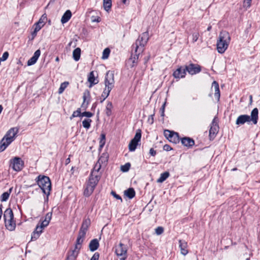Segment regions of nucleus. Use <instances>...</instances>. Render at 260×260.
<instances>
[{
	"mask_svg": "<svg viewBox=\"0 0 260 260\" xmlns=\"http://www.w3.org/2000/svg\"><path fill=\"white\" fill-rule=\"evenodd\" d=\"M148 40V34L145 32L143 33L141 37L136 41L135 47V54L132 55L128 61V63L131 68L134 67L137 63L139 55L143 51L144 47Z\"/></svg>",
	"mask_w": 260,
	"mask_h": 260,
	"instance_id": "nucleus-1",
	"label": "nucleus"
},
{
	"mask_svg": "<svg viewBox=\"0 0 260 260\" xmlns=\"http://www.w3.org/2000/svg\"><path fill=\"white\" fill-rule=\"evenodd\" d=\"M103 159L104 161H107V157L106 156L105 157L104 156H101L100 157L91 172V175L89 178L87 183L88 185L94 188L96 186L101 177V173H99V171L101 168V162L103 161Z\"/></svg>",
	"mask_w": 260,
	"mask_h": 260,
	"instance_id": "nucleus-2",
	"label": "nucleus"
},
{
	"mask_svg": "<svg viewBox=\"0 0 260 260\" xmlns=\"http://www.w3.org/2000/svg\"><path fill=\"white\" fill-rule=\"evenodd\" d=\"M18 129L13 127L9 129L0 142V152L3 151L14 140Z\"/></svg>",
	"mask_w": 260,
	"mask_h": 260,
	"instance_id": "nucleus-3",
	"label": "nucleus"
},
{
	"mask_svg": "<svg viewBox=\"0 0 260 260\" xmlns=\"http://www.w3.org/2000/svg\"><path fill=\"white\" fill-rule=\"evenodd\" d=\"M258 114V109L255 108L252 110L250 116L248 115H241L239 116L236 120V123L237 125H240L243 124L245 122L252 121L254 124H256L257 123Z\"/></svg>",
	"mask_w": 260,
	"mask_h": 260,
	"instance_id": "nucleus-4",
	"label": "nucleus"
},
{
	"mask_svg": "<svg viewBox=\"0 0 260 260\" xmlns=\"http://www.w3.org/2000/svg\"><path fill=\"white\" fill-rule=\"evenodd\" d=\"M52 212L47 213L45 216V219L41 221V224L37 225L31 235V240H36L39 237L43 229L49 224L52 218Z\"/></svg>",
	"mask_w": 260,
	"mask_h": 260,
	"instance_id": "nucleus-5",
	"label": "nucleus"
},
{
	"mask_svg": "<svg viewBox=\"0 0 260 260\" xmlns=\"http://www.w3.org/2000/svg\"><path fill=\"white\" fill-rule=\"evenodd\" d=\"M230 37L227 32H221L217 42V50L218 53H223L227 49Z\"/></svg>",
	"mask_w": 260,
	"mask_h": 260,
	"instance_id": "nucleus-6",
	"label": "nucleus"
},
{
	"mask_svg": "<svg viewBox=\"0 0 260 260\" xmlns=\"http://www.w3.org/2000/svg\"><path fill=\"white\" fill-rule=\"evenodd\" d=\"M5 226L10 231H13L15 229L16 223L14 220V215L11 209H7L4 213Z\"/></svg>",
	"mask_w": 260,
	"mask_h": 260,
	"instance_id": "nucleus-7",
	"label": "nucleus"
},
{
	"mask_svg": "<svg viewBox=\"0 0 260 260\" xmlns=\"http://www.w3.org/2000/svg\"><path fill=\"white\" fill-rule=\"evenodd\" d=\"M38 184L43 192L48 196L51 189V183L49 177L47 176H39Z\"/></svg>",
	"mask_w": 260,
	"mask_h": 260,
	"instance_id": "nucleus-8",
	"label": "nucleus"
},
{
	"mask_svg": "<svg viewBox=\"0 0 260 260\" xmlns=\"http://www.w3.org/2000/svg\"><path fill=\"white\" fill-rule=\"evenodd\" d=\"M90 224V220L89 218L85 219L83 220L77 239H79L83 241L86 233Z\"/></svg>",
	"mask_w": 260,
	"mask_h": 260,
	"instance_id": "nucleus-9",
	"label": "nucleus"
},
{
	"mask_svg": "<svg viewBox=\"0 0 260 260\" xmlns=\"http://www.w3.org/2000/svg\"><path fill=\"white\" fill-rule=\"evenodd\" d=\"M127 247L121 243L119 244L115 250L116 255L120 260H125L127 258Z\"/></svg>",
	"mask_w": 260,
	"mask_h": 260,
	"instance_id": "nucleus-10",
	"label": "nucleus"
},
{
	"mask_svg": "<svg viewBox=\"0 0 260 260\" xmlns=\"http://www.w3.org/2000/svg\"><path fill=\"white\" fill-rule=\"evenodd\" d=\"M141 138V131L138 129L134 138L130 141L128 144V149L130 151H134Z\"/></svg>",
	"mask_w": 260,
	"mask_h": 260,
	"instance_id": "nucleus-11",
	"label": "nucleus"
},
{
	"mask_svg": "<svg viewBox=\"0 0 260 260\" xmlns=\"http://www.w3.org/2000/svg\"><path fill=\"white\" fill-rule=\"evenodd\" d=\"M12 169L17 172L21 171L24 166V162L21 158L15 157L10 161Z\"/></svg>",
	"mask_w": 260,
	"mask_h": 260,
	"instance_id": "nucleus-12",
	"label": "nucleus"
},
{
	"mask_svg": "<svg viewBox=\"0 0 260 260\" xmlns=\"http://www.w3.org/2000/svg\"><path fill=\"white\" fill-rule=\"evenodd\" d=\"M219 131V126L218 121L216 118H214L212 120L211 125L209 130V138L210 140H213L216 137Z\"/></svg>",
	"mask_w": 260,
	"mask_h": 260,
	"instance_id": "nucleus-13",
	"label": "nucleus"
},
{
	"mask_svg": "<svg viewBox=\"0 0 260 260\" xmlns=\"http://www.w3.org/2000/svg\"><path fill=\"white\" fill-rule=\"evenodd\" d=\"M164 135L170 142L176 144L179 142V136L177 133L169 130H165Z\"/></svg>",
	"mask_w": 260,
	"mask_h": 260,
	"instance_id": "nucleus-14",
	"label": "nucleus"
},
{
	"mask_svg": "<svg viewBox=\"0 0 260 260\" xmlns=\"http://www.w3.org/2000/svg\"><path fill=\"white\" fill-rule=\"evenodd\" d=\"M114 74L112 73L108 72L107 73L105 81V88L111 90L114 87Z\"/></svg>",
	"mask_w": 260,
	"mask_h": 260,
	"instance_id": "nucleus-15",
	"label": "nucleus"
},
{
	"mask_svg": "<svg viewBox=\"0 0 260 260\" xmlns=\"http://www.w3.org/2000/svg\"><path fill=\"white\" fill-rule=\"evenodd\" d=\"M82 241L79 239H77L74 248L73 250H71L68 254L73 256L76 259L79 253L80 250L82 247V244L83 243Z\"/></svg>",
	"mask_w": 260,
	"mask_h": 260,
	"instance_id": "nucleus-16",
	"label": "nucleus"
},
{
	"mask_svg": "<svg viewBox=\"0 0 260 260\" xmlns=\"http://www.w3.org/2000/svg\"><path fill=\"white\" fill-rule=\"evenodd\" d=\"M185 69L191 75L199 73L201 71V67L198 64L190 63L188 66L185 67Z\"/></svg>",
	"mask_w": 260,
	"mask_h": 260,
	"instance_id": "nucleus-17",
	"label": "nucleus"
},
{
	"mask_svg": "<svg viewBox=\"0 0 260 260\" xmlns=\"http://www.w3.org/2000/svg\"><path fill=\"white\" fill-rule=\"evenodd\" d=\"M186 71L185 68L182 69L181 67H180L174 72L173 75L176 79L182 78L185 76Z\"/></svg>",
	"mask_w": 260,
	"mask_h": 260,
	"instance_id": "nucleus-18",
	"label": "nucleus"
},
{
	"mask_svg": "<svg viewBox=\"0 0 260 260\" xmlns=\"http://www.w3.org/2000/svg\"><path fill=\"white\" fill-rule=\"evenodd\" d=\"M41 54V51L39 49L36 50L34 55L27 61V66H30L34 64L38 59Z\"/></svg>",
	"mask_w": 260,
	"mask_h": 260,
	"instance_id": "nucleus-19",
	"label": "nucleus"
},
{
	"mask_svg": "<svg viewBox=\"0 0 260 260\" xmlns=\"http://www.w3.org/2000/svg\"><path fill=\"white\" fill-rule=\"evenodd\" d=\"M179 247L180 248L181 253L183 255H186L188 253L187 250V243L185 241L179 240Z\"/></svg>",
	"mask_w": 260,
	"mask_h": 260,
	"instance_id": "nucleus-20",
	"label": "nucleus"
},
{
	"mask_svg": "<svg viewBox=\"0 0 260 260\" xmlns=\"http://www.w3.org/2000/svg\"><path fill=\"white\" fill-rule=\"evenodd\" d=\"M72 17V12L70 10H67L63 15H62L61 18V22L62 24H64L66 22H67Z\"/></svg>",
	"mask_w": 260,
	"mask_h": 260,
	"instance_id": "nucleus-21",
	"label": "nucleus"
},
{
	"mask_svg": "<svg viewBox=\"0 0 260 260\" xmlns=\"http://www.w3.org/2000/svg\"><path fill=\"white\" fill-rule=\"evenodd\" d=\"M99 246V242L98 239H94L92 240L89 244V248L91 251L96 250Z\"/></svg>",
	"mask_w": 260,
	"mask_h": 260,
	"instance_id": "nucleus-22",
	"label": "nucleus"
},
{
	"mask_svg": "<svg viewBox=\"0 0 260 260\" xmlns=\"http://www.w3.org/2000/svg\"><path fill=\"white\" fill-rule=\"evenodd\" d=\"M181 143L186 147H191L194 144V141L189 138H184L182 139Z\"/></svg>",
	"mask_w": 260,
	"mask_h": 260,
	"instance_id": "nucleus-23",
	"label": "nucleus"
},
{
	"mask_svg": "<svg viewBox=\"0 0 260 260\" xmlns=\"http://www.w3.org/2000/svg\"><path fill=\"white\" fill-rule=\"evenodd\" d=\"M88 81L90 83L89 87H91L93 85L98 83V81L95 79L93 71H91L88 76Z\"/></svg>",
	"mask_w": 260,
	"mask_h": 260,
	"instance_id": "nucleus-24",
	"label": "nucleus"
},
{
	"mask_svg": "<svg viewBox=\"0 0 260 260\" xmlns=\"http://www.w3.org/2000/svg\"><path fill=\"white\" fill-rule=\"evenodd\" d=\"M212 86H214V95L215 98L217 99V101H219L220 99V90L219 88V85L216 81H213V82L212 83Z\"/></svg>",
	"mask_w": 260,
	"mask_h": 260,
	"instance_id": "nucleus-25",
	"label": "nucleus"
},
{
	"mask_svg": "<svg viewBox=\"0 0 260 260\" xmlns=\"http://www.w3.org/2000/svg\"><path fill=\"white\" fill-rule=\"evenodd\" d=\"M81 55V49L79 48H76L73 52V57L75 61L80 59Z\"/></svg>",
	"mask_w": 260,
	"mask_h": 260,
	"instance_id": "nucleus-26",
	"label": "nucleus"
},
{
	"mask_svg": "<svg viewBox=\"0 0 260 260\" xmlns=\"http://www.w3.org/2000/svg\"><path fill=\"white\" fill-rule=\"evenodd\" d=\"M124 194L129 199H131L135 196V191L133 188H129L124 191Z\"/></svg>",
	"mask_w": 260,
	"mask_h": 260,
	"instance_id": "nucleus-27",
	"label": "nucleus"
},
{
	"mask_svg": "<svg viewBox=\"0 0 260 260\" xmlns=\"http://www.w3.org/2000/svg\"><path fill=\"white\" fill-rule=\"evenodd\" d=\"M34 30L31 32V39H34L36 36H37V32L43 27L41 25H40L38 24L37 23H35L34 25Z\"/></svg>",
	"mask_w": 260,
	"mask_h": 260,
	"instance_id": "nucleus-28",
	"label": "nucleus"
},
{
	"mask_svg": "<svg viewBox=\"0 0 260 260\" xmlns=\"http://www.w3.org/2000/svg\"><path fill=\"white\" fill-rule=\"evenodd\" d=\"M94 188V187L87 184L86 188L84 191V196L86 197L90 196L92 193Z\"/></svg>",
	"mask_w": 260,
	"mask_h": 260,
	"instance_id": "nucleus-29",
	"label": "nucleus"
},
{
	"mask_svg": "<svg viewBox=\"0 0 260 260\" xmlns=\"http://www.w3.org/2000/svg\"><path fill=\"white\" fill-rule=\"evenodd\" d=\"M170 176V174L168 172H165L161 174L159 178L157 180V182L162 183L165 180H166Z\"/></svg>",
	"mask_w": 260,
	"mask_h": 260,
	"instance_id": "nucleus-30",
	"label": "nucleus"
},
{
	"mask_svg": "<svg viewBox=\"0 0 260 260\" xmlns=\"http://www.w3.org/2000/svg\"><path fill=\"white\" fill-rule=\"evenodd\" d=\"M47 20V15L46 14H44L41 16L39 21L36 22V23L43 27L46 24Z\"/></svg>",
	"mask_w": 260,
	"mask_h": 260,
	"instance_id": "nucleus-31",
	"label": "nucleus"
},
{
	"mask_svg": "<svg viewBox=\"0 0 260 260\" xmlns=\"http://www.w3.org/2000/svg\"><path fill=\"white\" fill-rule=\"evenodd\" d=\"M112 6L111 0H103V7L104 9L108 12L111 9Z\"/></svg>",
	"mask_w": 260,
	"mask_h": 260,
	"instance_id": "nucleus-32",
	"label": "nucleus"
},
{
	"mask_svg": "<svg viewBox=\"0 0 260 260\" xmlns=\"http://www.w3.org/2000/svg\"><path fill=\"white\" fill-rule=\"evenodd\" d=\"M12 190V187L10 188L8 191L4 192L1 196V201L5 202L9 198L10 194Z\"/></svg>",
	"mask_w": 260,
	"mask_h": 260,
	"instance_id": "nucleus-33",
	"label": "nucleus"
},
{
	"mask_svg": "<svg viewBox=\"0 0 260 260\" xmlns=\"http://www.w3.org/2000/svg\"><path fill=\"white\" fill-rule=\"evenodd\" d=\"M89 96H90V93L88 91H86L84 93L83 96V102L82 106H84L85 105V106L86 107L88 105V101H86V100H88L89 98Z\"/></svg>",
	"mask_w": 260,
	"mask_h": 260,
	"instance_id": "nucleus-34",
	"label": "nucleus"
},
{
	"mask_svg": "<svg viewBox=\"0 0 260 260\" xmlns=\"http://www.w3.org/2000/svg\"><path fill=\"white\" fill-rule=\"evenodd\" d=\"M113 105L111 102H108L106 107V114L107 116H110L112 113Z\"/></svg>",
	"mask_w": 260,
	"mask_h": 260,
	"instance_id": "nucleus-35",
	"label": "nucleus"
},
{
	"mask_svg": "<svg viewBox=\"0 0 260 260\" xmlns=\"http://www.w3.org/2000/svg\"><path fill=\"white\" fill-rule=\"evenodd\" d=\"M91 122L92 120L90 119H85L82 121L83 126L86 129H88L90 127Z\"/></svg>",
	"mask_w": 260,
	"mask_h": 260,
	"instance_id": "nucleus-36",
	"label": "nucleus"
},
{
	"mask_svg": "<svg viewBox=\"0 0 260 260\" xmlns=\"http://www.w3.org/2000/svg\"><path fill=\"white\" fill-rule=\"evenodd\" d=\"M69 84V82H67V81L64 82L60 84V87L59 88L58 93L59 94H61L63 92L64 89L67 87V86H68Z\"/></svg>",
	"mask_w": 260,
	"mask_h": 260,
	"instance_id": "nucleus-37",
	"label": "nucleus"
},
{
	"mask_svg": "<svg viewBox=\"0 0 260 260\" xmlns=\"http://www.w3.org/2000/svg\"><path fill=\"white\" fill-rule=\"evenodd\" d=\"M110 50L109 48L105 49L103 52L102 58L104 59H107L109 56Z\"/></svg>",
	"mask_w": 260,
	"mask_h": 260,
	"instance_id": "nucleus-38",
	"label": "nucleus"
},
{
	"mask_svg": "<svg viewBox=\"0 0 260 260\" xmlns=\"http://www.w3.org/2000/svg\"><path fill=\"white\" fill-rule=\"evenodd\" d=\"M76 117H82V113L81 112L80 109H78L76 111H74L70 117V119H72L73 118Z\"/></svg>",
	"mask_w": 260,
	"mask_h": 260,
	"instance_id": "nucleus-39",
	"label": "nucleus"
},
{
	"mask_svg": "<svg viewBox=\"0 0 260 260\" xmlns=\"http://www.w3.org/2000/svg\"><path fill=\"white\" fill-rule=\"evenodd\" d=\"M110 91L111 90L106 88H105L102 94V97L103 98V101L105 100L109 96Z\"/></svg>",
	"mask_w": 260,
	"mask_h": 260,
	"instance_id": "nucleus-40",
	"label": "nucleus"
},
{
	"mask_svg": "<svg viewBox=\"0 0 260 260\" xmlns=\"http://www.w3.org/2000/svg\"><path fill=\"white\" fill-rule=\"evenodd\" d=\"M106 142V136L104 134H102L101 135V139L100 141V147L102 148L105 144Z\"/></svg>",
	"mask_w": 260,
	"mask_h": 260,
	"instance_id": "nucleus-41",
	"label": "nucleus"
},
{
	"mask_svg": "<svg viewBox=\"0 0 260 260\" xmlns=\"http://www.w3.org/2000/svg\"><path fill=\"white\" fill-rule=\"evenodd\" d=\"M129 168L130 164L129 163H127L121 167V170L123 172H126L129 170Z\"/></svg>",
	"mask_w": 260,
	"mask_h": 260,
	"instance_id": "nucleus-42",
	"label": "nucleus"
},
{
	"mask_svg": "<svg viewBox=\"0 0 260 260\" xmlns=\"http://www.w3.org/2000/svg\"><path fill=\"white\" fill-rule=\"evenodd\" d=\"M251 1L252 0H243V7L246 9L250 8Z\"/></svg>",
	"mask_w": 260,
	"mask_h": 260,
	"instance_id": "nucleus-43",
	"label": "nucleus"
},
{
	"mask_svg": "<svg viewBox=\"0 0 260 260\" xmlns=\"http://www.w3.org/2000/svg\"><path fill=\"white\" fill-rule=\"evenodd\" d=\"M199 36V33L198 32H193L192 34V40L193 42H195L198 40Z\"/></svg>",
	"mask_w": 260,
	"mask_h": 260,
	"instance_id": "nucleus-44",
	"label": "nucleus"
},
{
	"mask_svg": "<svg viewBox=\"0 0 260 260\" xmlns=\"http://www.w3.org/2000/svg\"><path fill=\"white\" fill-rule=\"evenodd\" d=\"M164 232V229L161 226H158L155 229V233L157 235H161Z\"/></svg>",
	"mask_w": 260,
	"mask_h": 260,
	"instance_id": "nucleus-45",
	"label": "nucleus"
},
{
	"mask_svg": "<svg viewBox=\"0 0 260 260\" xmlns=\"http://www.w3.org/2000/svg\"><path fill=\"white\" fill-rule=\"evenodd\" d=\"M9 57V53L8 52H5L2 56L0 57L1 60H2L3 61H4L6 60Z\"/></svg>",
	"mask_w": 260,
	"mask_h": 260,
	"instance_id": "nucleus-46",
	"label": "nucleus"
},
{
	"mask_svg": "<svg viewBox=\"0 0 260 260\" xmlns=\"http://www.w3.org/2000/svg\"><path fill=\"white\" fill-rule=\"evenodd\" d=\"M93 116V114L90 112H84L82 113V117L90 118Z\"/></svg>",
	"mask_w": 260,
	"mask_h": 260,
	"instance_id": "nucleus-47",
	"label": "nucleus"
},
{
	"mask_svg": "<svg viewBox=\"0 0 260 260\" xmlns=\"http://www.w3.org/2000/svg\"><path fill=\"white\" fill-rule=\"evenodd\" d=\"M99 254L97 253H95L92 256L90 260H99Z\"/></svg>",
	"mask_w": 260,
	"mask_h": 260,
	"instance_id": "nucleus-48",
	"label": "nucleus"
},
{
	"mask_svg": "<svg viewBox=\"0 0 260 260\" xmlns=\"http://www.w3.org/2000/svg\"><path fill=\"white\" fill-rule=\"evenodd\" d=\"M112 194H113V196L117 199H118V200H120L121 201H122V199L121 198L118 194H117L116 193H115L114 192L112 191Z\"/></svg>",
	"mask_w": 260,
	"mask_h": 260,
	"instance_id": "nucleus-49",
	"label": "nucleus"
},
{
	"mask_svg": "<svg viewBox=\"0 0 260 260\" xmlns=\"http://www.w3.org/2000/svg\"><path fill=\"white\" fill-rule=\"evenodd\" d=\"M164 148L165 150L168 151H170L172 148H171V147L168 145H165L164 147Z\"/></svg>",
	"mask_w": 260,
	"mask_h": 260,
	"instance_id": "nucleus-50",
	"label": "nucleus"
},
{
	"mask_svg": "<svg viewBox=\"0 0 260 260\" xmlns=\"http://www.w3.org/2000/svg\"><path fill=\"white\" fill-rule=\"evenodd\" d=\"M149 152L152 156H154L156 154V151L153 148L150 149Z\"/></svg>",
	"mask_w": 260,
	"mask_h": 260,
	"instance_id": "nucleus-51",
	"label": "nucleus"
},
{
	"mask_svg": "<svg viewBox=\"0 0 260 260\" xmlns=\"http://www.w3.org/2000/svg\"><path fill=\"white\" fill-rule=\"evenodd\" d=\"M66 260H76V259L74 258L73 256H71V255L68 254Z\"/></svg>",
	"mask_w": 260,
	"mask_h": 260,
	"instance_id": "nucleus-52",
	"label": "nucleus"
},
{
	"mask_svg": "<svg viewBox=\"0 0 260 260\" xmlns=\"http://www.w3.org/2000/svg\"><path fill=\"white\" fill-rule=\"evenodd\" d=\"M166 102H165V103L163 104L160 110L162 111H165V106H166Z\"/></svg>",
	"mask_w": 260,
	"mask_h": 260,
	"instance_id": "nucleus-53",
	"label": "nucleus"
},
{
	"mask_svg": "<svg viewBox=\"0 0 260 260\" xmlns=\"http://www.w3.org/2000/svg\"><path fill=\"white\" fill-rule=\"evenodd\" d=\"M70 162V157H69V158H68L66 160V165H68V164H69Z\"/></svg>",
	"mask_w": 260,
	"mask_h": 260,
	"instance_id": "nucleus-54",
	"label": "nucleus"
},
{
	"mask_svg": "<svg viewBox=\"0 0 260 260\" xmlns=\"http://www.w3.org/2000/svg\"><path fill=\"white\" fill-rule=\"evenodd\" d=\"M3 110V107L2 105H0V114L1 113V112H2Z\"/></svg>",
	"mask_w": 260,
	"mask_h": 260,
	"instance_id": "nucleus-55",
	"label": "nucleus"
},
{
	"mask_svg": "<svg viewBox=\"0 0 260 260\" xmlns=\"http://www.w3.org/2000/svg\"><path fill=\"white\" fill-rule=\"evenodd\" d=\"M165 115V111H161V116L164 117Z\"/></svg>",
	"mask_w": 260,
	"mask_h": 260,
	"instance_id": "nucleus-56",
	"label": "nucleus"
},
{
	"mask_svg": "<svg viewBox=\"0 0 260 260\" xmlns=\"http://www.w3.org/2000/svg\"><path fill=\"white\" fill-rule=\"evenodd\" d=\"M211 29V26H208V27L207 28V30H208V31H210Z\"/></svg>",
	"mask_w": 260,
	"mask_h": 260,
	"instance_id": "nucleus-57",
	"label": "nucleus"
},
{
	"mask_svg": "<svg viewBox=\"0 0 260 260\" xmlns=\"http://www.w3.org/2000/svg\"><path fill=\"white\" fill-rule=\"evenodd\" d=\"M127 1V0H122V2H123V3L125 4L126 3Z\"/></svg>",
	"mask_w": 260,
	"mask_h": 260,
	"instance_id": "nucleus-58",
	"label": "nucleus"
},
{
	"mask_svg": "<svg viewBox=\"0 0 260 260\" xmlns=\"http://www.w3.org/2000/svg\"><path fill=\"white\" fill-rule=\"evenodd\" d=\"M55 60L56 61H59V58L58 57H57L56 58H55Z\"/></svg>",
	"mask_w": 260,
	"mask_h": 260,
	"instance_id": "nucleus-59",
	"label": "nucleus"
}]
</instances>
